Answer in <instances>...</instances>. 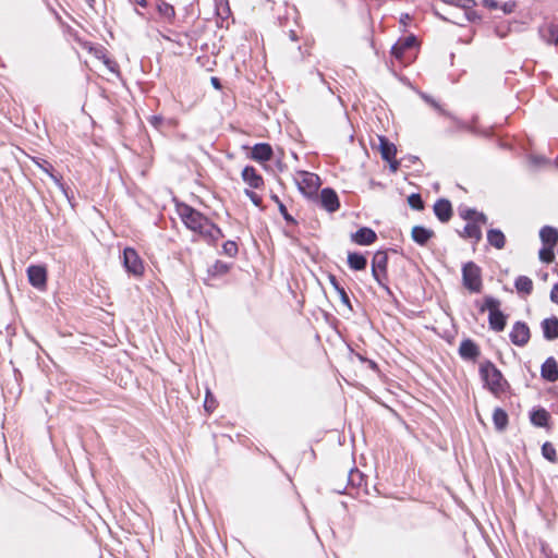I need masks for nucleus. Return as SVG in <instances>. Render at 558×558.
I'll list each match as a JSON object with an SVG mask.
<instances>
[{
	"mask_svg": "<svg viewBox=\"0 0 558 558\" xmlns=\"http://www.w3.org/2000/svg\"><path fill=\"white\" fill-rule=\"evenodd\" d=\"M461 217L468 220L464 227L463 236L478 242L482 239V225H486L487 218L484 214L477 213L473 209L461 211Z\"/></svg>",
	"mask_w": 558,
	"mask_h": 558,
	"instance_id": "3",
	"label": "nucleus"
},
{
	"mask_svg": "<svg viewBox=\"0 0 558 558\" xmlns=\"http://www.w3.org/2000/svg\"><path fill=\"white\" fill-rule=\"evenodd\" d=\"M409 203L412 208L415 209H422L423 208V202L418 195H412L409 198Z\"/></svg>",
	"mask_w": 558,
	"mask_h": 558,
	"instance_id": "39",
	"label": "nucleus"
},
{
	"mask_svg": "<svg viewBox=\"0 0 558 558\" xmlns=\"http://www.w3.org/2000/svg\"><path fill=\"white\" fill-rule=\"evenodd\" d=\"M387 255L383 252H377L373 257L372 274L374 279L381 283V277L386 274Z\"/></svg>",
	"mask_w": 558,
	"mask_h": 558,
	"instance_id": "9",
	"label": "nucleus"
},
{
	"mask_svg": "<svg viewBox=\"0 0 558 558\" xmlns=\"http://www.w3.org/2000/svg\"><path fill=\"white\" fill-rule=\"evenodd\" d=\"M555 162H556V166L558 167V158L556 159V161H555Z\"/></svg>",
	"mask_w": 558,
	"mask_h": 558,
	"instance_id": "56",
	"label": "nucleus"
},
{
	"mask_svg": "<svg viewBox=\"0 0 558 558\" xmlns=\"http://www.w3.org/2000/svg\"><path fill=\"white\" fill-rule=\"evenodd\" d=\"M487 241L497 250L504 248L506 244L505 234L499 229H490L487 232Z\"/></svg>",
	"mask_w": 558,
	"mask_h": 558,
	"instance_id": "24",
	"label": "nucleus"
},
{
	"mask_svg": "<svg viewBox=\"0 0 558 558\" xmlns=\"http://www.w3.org/2000/svg\"><path fill=\"white\" fill-rule=\"evenodd\" d=\"M442 2L446 4L460 7L462 9H470L475 4L474 0H442Z\"/></svg>",
	"mask_w": 558,
	"mask_h": 558,
	"instance_id": "34",
	"label": "nucleus"
},
{
	"mask_svg": "<svg viewBox=\"0 0 558 558\" xmlns=\"http://www.w3.org/2000/svg\"><path fill=\"white\" fill-rule=\"evenodd\" d=\"M416 45V38L414 36H408L399 39L391 48L392 56L399 61H405L408 50L412 49Z\"/></svg>",
	"mask_w": 558,
	"mask_h": 558,
	"instance_id": "8",
	"label": "nucleus"
},
{
	"mask_svg": "<svg viewBox=\"0 0 558 558\" xmlns=\"http://www.w3.org/2000/svg\"><path fill=\"white\" fill-rule=\"evenodd\" d=\"M104 62L111 72H116V63L113 61L106 59Z\"/></svg>",
	"mask_w": 558,
	"mask_h": 558,
	"instance_id": "43",
	"label": "nucleus"
},
{
	"mask_svg": "<svg viewBox=\"0 0 558 558\" xmlns=\"http://www.w3.org/2000/svg\"><path fill=\"white\" fill-rule=\"evenodd\" d=\"M294 181L300 192L305 196L314 195L322 184L317 174L307 171H296Z\"/></svg>",
	"mask_w": 558,
	"mask_h": 558,
	"instance_id": "4",
	"label": "nucleus"
},
{
	"mask_svg": "<svg viewBox=\"0 0 558 558\" xmlns=\"http://www.w3.org/2000/svg\"><path fill=\"white\" fill-rule=\"evenodd\" d=\"M252 159L256 161H267L272 157V149L268 144H256L251 154Z\"/></svg>",
	"mask_w": 558,
	"mask_h": 558,
	"instance_id": "15",
	"label": "nucleus"
},
{
	"mask_svg": "<svg viewBox=\"0 0 558 558\" xmlns=\"http://www.w3.org/2000/svg\"><path fill=\"white\" fill-rule=\"evenodd\" d=\"M482 2L489 9H498V2L496 0H482Z\"/></svg>",
	"mask_w": 558,
	"mask_h": 558,
	"instance_id": "42",
	"label": "nucleus"
},
{
	"mask_svg": "<svg viewBox=\"0 0 558 558\" xmlns=\"http://www.w3.org/2000/svg\"><path fill=\"white\" fill-rule=\"evenodd\" d=\"M480 374L485 383V386L495 395L504 392L507 388L501 372L489 361H486L480 366Z\"/></svg>",
	"mask_w": 558,
	"mask_h": 558,
	"instance_id": "2",
	"label": "nucleus"
},
{
	"mask_svg": "<svg viewBox=\"0 0 558 558\" xmlns=\"http://www.w3.org/2000/svg\"><path fill=\"white\" fill-rule=\"evenodd\" d=\"M243 180L254 189H258L263 184V178L256 172L253 167H245L242 171Z\"/></svg>",
	"mask_w": 558,
	"mask_h": 558,
	"instance_id": "18",
	"label": "nucleus"
},
{
	"mask_svg": "<svg viewBox=\"0 0 558 558\" xmlns=\"http://www.w3.org/2000/svg\"><path fill=\"white\" fill-rule=\"evenodd\" d=\"M531 160L535 165H541L543 162H547V160L543 157H532Z\"/></svg>",
	"mask_w": 558,
	"mask_h": 558,
	"instance_id": "45",
	"label": "nucleus"
},
{
	"mask_svg": "<svg viewBox=\"0 0 558 558\" xmlns=\"http://www.w3.org/2000/svg\"><path fill=\"white\" fill-rule=\"evenodd\" d=\"M150 123L155 126H158L161 122V118L160 117H157V116H153L150 119H149Z\"/></svg>",
	"mask_w": 558,
	"mask_h": 558,
	"instance_id": "44",
	"label": "nucleus"
},
{
	"mask_svg": "<svg viewBox=\"0 0 558 558\" xmlns=\"http://www.w3.org/2000/svg\"><path fill=\"white\" fill-rule=\"evenodd\" d=\"M379 151L384 160L391 161L396 157L397 148L386 137L379 136Z\"/></svg>",
	"mask_w": 558,
	"mask_h": 558,
	"instance_id": "19",
	"label": "nucleus"
},
{
	"mask_svg": "<svg viewBox=\"0 0 558 558\" xmlns=\"http://www.w3.org/2000/svg\"><path fill=\"white\" fill-rule=\"evenodd\" d=\"M422 98L427 102L432 107H434L436 110H438L440 113L445 114V110L441 108V106L436 101L434 100L433 98H430L428 95L426 94H422L421 95Z\"/></svg>",
	"mask_w": 558,
	"mask_h": 558,
	"instance_id": "38",
	"label": "nucleus"
},
{
	"mask_svg": "<svg viewBox=\"0 0 558 558\" xmlns=\"http://www.w3.org/2000/svg\"><path fill=\"white\" fill-rule=\"evenodd\" d=\"M464 287L471 292H480L482 289L481 268L473 262L466 263L462 268Z\"/></svg>",
	"mask_w": 558,
	"mask_h": 558,
	"instance_id": "5",
	"label": "nucleus"
},
{
	"mask_svg": "<svg viewBox=\"0 0 558 558\" xmlns=\"http://www.w3.org/2000/svg\"><path fill=\"white\" fill-rule=\"evenodd\" d=\"M554 247L555 246H547L544 245V247L539 251V259L544 263H551L555 255H554Z\"/></svg>",
	"mask_w": 558,
	"mask_h": 558,
	"instance_id": "31",
	"label": "nucleus"
},
{
	"mask_svg": "<svg viewBox=\"0 0 558 558\" xmlns=\"http://www.w3.org/2000/svg\"><path fill=\"white\" fill-rule=\"evenodd\" d=\"M542 453H543L544 458L547 459L548 461H550V462L556 461V450L551 444L545 442L542 447Z\"/></svg>",
	"mask_w": 558,
	"mask_h": 558,
	"instance_id": "32",
	"label": "nucleus"
},
{
	"mask_svg": "<svg viewBox=\"0 0 558 558\" xmlns=\"http://www.w3.org/2000/svg\"><path fill=\"white\" fill-rule=\"evenodd\" d=\"M204 408L206 411L211 412L216 408V401L214 396L210 393L209 390L206 392V398L204 402Z\"/></svg>",
	"mask_w": 558,
	"mask_h": 558,
	"instance_id": "35",
	"label": "nucleus"
},
{
	"mask_svg": "<svg viewBox=\"0 0 558 558\" xmlns=\"http://www.w3.org/2000/svg\"><path fill=\"white\" fill-rule=\"evenodd\" d=\"M278 207H279V211H280V213H281V215L284 217V219H286L287 221H291V220H292V218H291V217H290V215L288 214L286 206H284L282 203H279V206H278Z\"/></svg>",
	"mask_w": 558,
	"mask_h": 558,
	"instance_id": "41",
	"label": "nucleus"
},
{
	"mask_svg": "<svg viewBox=\"0 0 558 558\" xmlns=\"http://www.w3.org/2000/svg\"><path fill=\"white\" fill-rule=\"evenodd\" d=\"M407 19H409V15H405V19H401V22H407Z\"/></svg>",
	"mask_w": 558,
	"mask_h": 558,
	"instance_id": "54",
	"label": "nucleus"
},
{
	"mask_svg": "<svg viewBox=\"0 0 558 558\" xmlns=\"http://www.w3.org/2000/svg\"><path fill=\"white\" fill-rule=\"evenodd\" d=\"M544 337L548 340L558 338V318H547L542 323Z\"/></svg>",
	"mask_w": 558,
	"mask_h": 558,
	"instance_id": "20",
	"label": "nucleus"
},
{
	"mask_svg": "<svg viewBox=\"0 0 558 558\" xmlns=\"http://www.w3.org/2000/svg\"><path fill=\"white\" fill-rule=\"evenodd\" d=\"M542 377L550 383L558 380V364L554 357H548L541 368Z\"/></svg>",
	"mask_w": 558,
	"mask_h": 558,
	"instance_id": "12",
	"label": "nucleus"
},
{
	"mask_svg": "<svg viewBox=\"0 0 558 558\" xmlns=\"http://www.w3.org/2000/svg\"><path fill=\"white\" fill-rule=\"evenodd\" d=\"M500 302L493 296H485L484 304L481 308L482 312L488 311L489 313L499 311Z\"/></svg>",
	"mask_w": 558,
	"mask_h": 558,
	"instance_id": "29",
	"label": "nucleus"
},
{
	"mask_svg": "<svg viewBox=\"0 0 558 558\" xmlns=\"http://www.w3.org/2000/svg\"><path fill=\"white\" fill-rule=\"evenodd\" d=\"M488 319L492 329L496 331L504 330L506 326V317L500 310L497 312L489 313Z\"/></svg>",
	"mask_w": 558,
	"mask_h": 558,
	"instance_id": "25",
	"label": "nucleus"
},
{
	"mask_svg": "<svg viewBox=\"0 0 558 558\" xmlns=\"http://www.w3.org/2000/svg\"><path fill=\"white\" fill-rule=\"evenodd\" d=\"M407 19H409V15H405V19H401V22H407Z\"/></svg>",
	"mask_w": 558,
	"mask_h": 558,
	"instance_id": "55",
	"label": "nucleus"
},
{
	"mask_svg": "<svg viewBox=\"0 0 558 558\" xmlns=\"http://www.w3.org/2000/svg\"><path fill=\"white\" fill-rule=\"evenodd\" d=\"M123 265L126 271L135 277H141L144 274V264L137 252L132 247H126L123 251Z\"/></svg>",
	"mask_w": 558,
	"mask_h": 558,
	"instance_id": "6",
	"label": "nucleus"
},
{
	"mask_svg": "<svg viewBox=\"0 0 558 558\" xmlns=\"http://www.w3.org/2000/svg\"><path fill=\"white\" fill-rule=\"evenodd\" d=\"M211 83L216 88H220V83L217 77H211Z\"/></svg>",
	"mask_w": 558,
	"mask_h": 558,
	"instance_id": "50",
	"label": "nucleus"
},
{
	"mask_svg": "<svg viewBox=\"0 0 558 558\" xmlns=\"http://www.w3.org/2000/svg\"><path fill=\"white\" fill-rule=\"evenodd\" d=\"M27 277L29 283L41 290L46 287L47 282V270L44 266L32 265L27 268Z\"/></svg>",
	"mask_w": 558,
	"mask_h": 558,
	"instance_id": "7",
	"label": "nucleus"
},
{
	"mask_svg": "<svg viewBox=\"0 0 558 558\" xmlns=\"http://www.w3.org/2000/svg\"><path fill=\"white\" fill-rule=\"evenodd\" d=\"M157 11L163 22H166L168 24L173 23L174 17H175V11L171 4H169L165 1H159L157 3Z\"/></svg>",
	"mask_w": 558,
	"mask_h": 558,
	"instance_id": "21",
	"label": "nucleus"
},
{
	"mask_svg": "<svg viewBox=\"0 0 558 558\" xmlns=\"http://www.w3.org/2000/svg\"><path fill=\"white\" fill-rule=\"evenodd\" d=\"M348 264L350 268L354 270H363L366 267V258L357 253H349L348 255Z\"/></svg>",
	"mask_w": 558,
	"mask_h": 558,
	"instance_id": "26",
	"label": "nucleus"
},
{
	"mask_svg": "<svg viewBox=\"0 0 558 558\" xmlns=\"http://www.w3.org/2000/svg\"><path fill=\"white\" fill-rule=\"evenodd\" d=\"M514 7H515L514 2H509V13L512 12Z\"/></svg>",
	"mask_w": 558,
	"mask_h": 558,
	"instance_id": "51",
	"label": "nucleus"
},
{
	"mask_svg": "<svg viewBox=\"0 0 558 558\" xmlns=\"http://www.w3.org/2000/svg\"><path fill=\"white\" fill-rule=\"evenodd\" d=\"M376 239V233L369 228H361L352 234V240L360 245H369L374 243Z\"/></svg>",
	"mask_w": 558,
	"mask_h": 558,
	"instance_id": "14",
	"label": "nucleus"
},
{
	"mask_svg": "<svg viewBox=\"0 0 558 558\" xmlns=\"http://www.w3.org/2000/svg\"><path fill=\"white\" fill-rule=\"evenodd\" d=\"M407 19H409V15H405V19H401V22H407Z\"/></svg>",
	"mask_w": 558,
	"mask_h": 558,
	"instance_id": "53",
	"label": "nucleus"
},
{
	"mask_svg": "<svg viewBox=\"0 0 558 558\" xmlns=\"http://www.w3.org/2000/svg\"><path fill=\"white\" fill-rule=\"evenodd\" d=\"M511 341L517 345H524L530 339V329L523 323H515L510 332Z\"/></svg>",
	"mask_w": 558,
	"mask_h": 558,
	"instance_id": "10",
	"label": "nucleus"
},
{
	"mask_svg": "<svg viewBox=\"0 0 558 558\" xmlns=\"http://www.w3.org/2000/svg\"><path fill=\"white\" fill-rule=\"evenodd\" d=\"M546 32V40L550 44L558 45V25H548Z\"/></svg>",
	"mask_w": 558,
	"mask_h": 558,
	"instance_id": "30",
	"label": "nucleus"
},
{
	"mask_svg": "<svg viewBox=\"0 0 558 558\" xmlns=\"http://www.w3.org/2000/svg\"><path fill=\"white\" fill-rule=\"evenodd\" d=\"M549 414L544 409L535 410L531 413V422L538 427H545L548 423Z\"/></svg>",
	"mask_w": 558,
	"mask_h": 558,
	"instance_id": "27",
	"label": "nucleus"
},
{
	"mask_svg": "<svg viewBox=\"0 0 558 558\" xmlns=\"http://www.w3.org/2000/svg\"><path fill=\"white\" fill-rule=\"evenodd\" d=\"M541 240L544 245L556 246L558 242V232L551 227H544L539 232Z\"/></svg>",
	"mask_w": 558,
	"mask_h": 558,
	"instance_id": "23",
	"label": "nucleus"
},
{
	"mask_svg": "<svg viewBox=\"0 0 558 558\" xmlns=\"http://www.w3.org/2000/svg\"><path fill=\"white\" fill-rule=\"evenodd\" d=\"M493 421H494L495 427L498 430H502L506 428V426L508 424V415L502 409L497 408L494 410Z\"/></svg>",
	"mask_w": 558,
	"mask_h": 558,
	"instance_id": "28",
	"label": "nucleus"
},
{
	"mask_svg": "<svg viewBox=\"0 0 558 558\" xmlns=\"http://www.w3.org/2000/svg\"><path fill=\"white\" fill-rule=\"evenodd\" d=\"M322 206L329 213L338 210L340 204L337 193L331 189H324L320 192Z\"/></svg>",
	"mask_w": 558,
	"mask_h": 558,
	"instance_id": "11",
	"label": "nucleus"
},
{
	"mask_svg": "<svg viewBox=\"0 0 558 558\" xmlns=\"http://www.w3.org/2000/svg\"><path fill=\"white\" fill-rule=\"evenodd\" d=\"M132 3L140 4L141 7H146V0H130Z\"/></svg>",
	"mask_w": 558,
	"mask_h": 558,
	"instance_id": "49",
	"label": "nucleus"
},
{
	"mask_svg": "<svg viewBox=\"0 0 558 558\" xmlns=\"http://www.w3.org/2000/svg\"><path fill=\"white\" fill-rule=\"evenodd\" d=\"M514 287L519 294L526 296L533 291V281L526 276H519L514 281Z\"/></svg>",
	"mask_w": 558,
	"mask_h": 558,
	"instance_id": "22",
	"label": "nucleus"
},
{
	"mask_svg": "<svg viewBox=\"0 0 558 558\" xmlns=\"http://www.w3.org/2000/svg\"><path fill=\"white\" fill-rule=\"evenodd\" d=\"M223 250H225L227 255L233 256L238 252V246H236V244L234 242L228 241V242H226L223 244Z\"/></svg>",
	"mask_w": 558,
	"mask_h": 558,
	"instance_id": "36",
	"label": "nucleus"
},
{
	"mask_svg": "<svg viewBox=\"0 0 558 558\" xmlns=\"http://www.w3.org/2000/svg\"><path fill=\"white\" fill-rule=\"evenodd\" d=\"M43 169H44L47 173H49V175L52 178V180H53L58 185H61V184H60L59 179H58L57 177H54L52 173H50V172H49V170H48V168H44V167H43Z\"/></svg>",
	"mask_w": 558,
	"mask_h": 558,
	"instance_id": "48",
	"label": "nucleus"
},
{
	"mask_svg": "<svg viewBox=\"0 0 558 558\" xmlns=\"http://www.w3.org/2000/svg\"><path fill=\"white\" fill-rule=\"evenodd\" d=\"M390 162V169L392 172H396L399 168V162L397 160H395V158L389 161Z\"/></svg>",
	"mask_w": 558,
	"mask_h": 558,
	"instance_id": "46",
	"label": "nucleus"
},
{
	"mask_svg": "<svg viewBox=\"0 0 558 558\" xmlns=\"http://www.w3.org/2000/svg\"><path fill=\"white\" fill-rule=\"evenodd\" d=\"M459 353L463 359L475 360L480 355V350L472 340L468 339L461 342Z\"/></svg>",
	"mask_w": 558,
	"mask_h": 558,
	"instance_id": "17",
	"label": "nucleus"
},
{
	"mask_svg": "<svg viewBox=\"0 0 558 558\" xmlns=\"http://www.w3.org/2000/svg\"><path fill=\"white\" fill-rule=\"evenodd\" d=\"M247 194H248V196L251 197V199L253 201V203H254L255 205H258V204H259V197H258L255 193L250 192V193H247Z\"/></svg>",
	"mask_w": 558,
	"mask_h": 558,
	"instance_id": "47",
	"label": "nucleus"
},
{
	"mask_svg": "<svg viewBox=\"0 0 558 558\" xmlns=\"http://www.w3.org/2000/svg\"><path fill=\"white\" fill-rule=\"evenodd\" d=\"M272 198H274V202H276L278 205H279V203H281L277 196H274Z\"/></svg>",
	"mask_w": 558,
	"mask_h": 558,
	"instance_id": "52",
	"label": "nucleus"
},
{
	"mask_svg": "<svg viewBox=\"0 0 558 558\" xmlns=\"http://www.w3.org/2000/svg\"><path fill=\"white\" fill-rule=\"evenodd\" d=\"M550 300L558 304V283L555 284L553 288H551V291H550Z\"/></svg>",
	"mask_w": 558,
	"mask_h": 558,
	"instance_id": "40",
	"label": "nucleus"
},
{
	"mask_svg": "<svg viewBox=\"0 0 558 558\" xmlns=\"http://www.w3.org/2000/svg\"><path fill=\"white\" fill-rule=\"evenodd\" d=\"M178 214L187 229L199 234L208 243H215L222 236L217 226L191 206L185 204L179 205Z\"/></svg>",
	"mask_w": 558,
	"mask_h": 558,
	"instance_id": "1",
	"label": "nucleus"
},
{
	"mask_svg": "<svg viewBox=\"0 0 558 558\" xmlns=\"http://www.w3.org/2000/svg\"><path fill=\"white\" fill-rule=\"evenodd\" d=\"M411 235L415 243L424 245L434 236V231L422 226H415L412 228Z\"/></svg>",
	"mask_w": 558,
	"mask_h": 558,
	"instance_id": "16",
	"label": "nucleus"
},
{
	"mask_svg": "<svg viewBox=\"0 0 558 558\" xmlns=\"http://www.w3.org/2000/svg\"><path fill=\"white\" fill-rule=\"evenodd\" d=\"M422 98L427 102L432 107H434L436 110H438L440 113L445 114V110L441 108V106L436 101L434 100L433 98H430L428 95L426 94H422L421 95Z\"/></svg>",
	"mask_w": 558,
	"mask_h": 558,
	"instance_id": "37",
	"label": "nucleus"
},
{
	"mask_svg": "<svg viewBox=\"0 0 558 558\" xmlns=\"http://www.w3.org/2000/svg\"><path fill=\"white\" fill-rule=\"evenodd\" d=\"M434 213L440 221L447 222L452 216L450 202L447 199L437 201L434 205Z\"/></svg>",
	"mask_w": 558,
	"mask_h": 558,
	"instance_id": "13",
	"label": "nucleus"
},
{
	"mask_svg": "<svg viewBox=\"0 0 558 558\" xmlns=\"http://www.w3.org/2000/svg\"><path fill=\"white\" fill-rule=\"evenodd\" d=\"M330 281L332 283V286L335 287V289L337 290L339 296H340V300L343 304L345 305H350V300H349V296L347 294V292L344 291V289L342 287H340L336 280L335 277H330Z\"/></svg>",
	"mask_w": 558,
	"mask_h": 558,
	"instance_id": "33",
	"label": "nucleus"
}]
</instances>
